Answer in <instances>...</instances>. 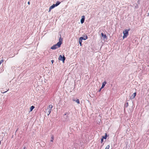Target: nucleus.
<instances>
[{"label": "nucleus", "instance_id": "obj_1", "mask_svg": "<svg viewBox=\"0 0 149 149\" xmlns=\"http://www.w3.org/2000/svg\"><path fill=\"white\" fill-rule=\"evenodd\" d=\"M62 38H61V37H60L59 39V42H58L56 44L53 45L51 48V49H55L61 46L62 43Z\"/></svg>", "mask_w": 149, "mask_h": 149}, {"label": "nucleus", "instance_id": "obj_2", "mask_svg": "<svg viewBox=\"0 0 149 149\" xmlns=\"http://www.w3.org/2000/svg\"><path fill=\"white\" fill-rule=\"evenodd\" d=\"M129 30H127V29L125 30L124 31H123V34H124L123 36V38L124 39V38H126L129 34Z\"/></svg>", "mask_w": 149, "mask_h": 149}, {"label": "nucleus", "instance_id": "obj_3", "mask_svg": "<svg viewBox=\"0 0 149 149\" xmlns=\"http://www.w3.org/2000/svg\"><path fill=\"white\" fill-rule=\"evenodd\" d=\"M65 59V58L64 56H62L61 55H60L58 58V60L62 61L63 63H64V61Z\"/></svg>", "mask_w": 149, "mask_h": 149}, {"label": "nucleus", "instance_id": "obj_4", "mask_svg": "<svg viewBox=\"0 0 149 149\" xmlns=\"http://www.w3.org/2000/svg\"><path fill=\"white\" fill-rule=\"evenodd\" d=\"M52 109H49L48 108H47V109L46 110V112L47 113V115L48 116L51 113Z\"/></svg>", "mask_w": 149, "mask_h": 149}, {"label": "nucleus", "instance_id": "obj_5", "mask_svg": "<svg viewBox=\"0 0 149 149\" xmlns=\"http://www.w3.org/2000/svg\"><path fill=\"white\" fill-rule=\"evenodd\" d=\"M55 7H56V6L55 5V4H53V5H52L50 6V7H49L48 12H50L51 11V10L52 9L54 8Z\"/></svg>", "mask_w": 149, "mask_h": 149}, {"label": "nucleus", "instance_id": "obj_6", "mask_svg": "<svg viewBox=\"0 0 149 149\" xmlns=\"http://www.w3.org/2000/svg\"><path fill=\"white\" fill-rule=\"evenodd\" d=\"M136 95V93L135 92L130 97V98L131 99H134Z\"/></svg>", "mask_w": 149, "mask_h": 149}, {"label": "nucleus", "instance_id": "obj_7", "mask_svg": "<svg viewBox=\"0 0 149 149\" xmlns=\"http://www.w3.org/2000/svg\"><path fill=\"white\" fill-rule=\"evenodd\" d=\"M84 20H85L84 16H82L81 19V24H83L84 22Z\"/></svg>", "mask_w": 149, "mask_h": 149}, {"label": "nucleus", "instance_id": "obj_8", "mask_svg": "<svg viewBox=\"0 0 149 149\" xmlns=\"http://www.w3.org/2000/svg\"><path fill=\"white\" fill-rule=\"evenodd\" d=\"M106 83L107 82L106 81H104V82H103L102 83V85L100 89L103 88L105 85Z\"/></svg>", "mask_w": 149, "mask_h": 149}, {"label": "nucleus", "instance_id": "obj_9", "mask_svg": "<svg viewBox=\"0 0 149 149\" xmlns=\"http://www.w3.org/2000/svg\"><path fill=\"white\" fill-rule=\"evenodd\" d=\"M102 36L104 38V39H107V37L106 34H104L102 33H101Z\"/></svg>", "mask_w": 149, "mask_h": 149}, {"label": "nucleus", "instance_id": "obj_10", "mask_svg": "<svg viewBox=\"0 0 149 149\" xmlns=\"http://www.w3.org/2000/svg\"><path fill=\"white\" fill-rule=\"evenodd\" d=\"M35 108V107L33 106H32L30 108V112L32 111Z\"/></svg>", "mask_w": 149, "mask_h": 149}, {"label": "nucleus", "instance_id": "obj_11", "mask_svg": "<svg viewBox=\"0 0 149 149\" xmlns=\"http://www.w3.org/2000/svg\"><path fill=\"white\" fill-rule=\"evenodd\" d=\"M107 137V134L105 133V135L104 136H103L102 137V139H106Z\"/></svg>", "mask_w": 149, "mask_h": 149}, {"label": "nucleus", "instance_id": "obj_12", "mask_svg": "<svg viewBox=\"0 0 149 149\" xmlns=\"http://www.w3.org/2000/svg\"><path fill=\"white\" fill-rule=\"evenodd\" d=\"M83 39V37H80L79 38V42H82Z\"/></svg>", "mask_w": 149, "mask_h": 149}, {"label": "nucleus", "instance_id": "obj_13", "mask_svg": "<svg viewBox=\"0 0 149 149\" xmlns=\"http://www.w3.org/2000/svg\"><path fill=\"white\" fill-rule=\"evenodd\" d=\"M61 3V2H60L59 1H57L56 2V4H55V5L56 6H58L60 3Z\"/></svg>", "mask_w": 149, "mask_h": 149}, {"label": "nucleus", "instance_id": "obj_14", "mask_svg": "<svg viewBox=\"0 0 149 149\" xmlns=\"http://www.w3.org/2000/svg\"><path fill=\"white\" fill-rule=\"evenodd\" d=\"M53 106L52 105H49V107L47 108H48L49 109H50L52 110V109L53 107Z\"/></svg>", "mask_w": 149, "mask_h": 149}, {"label": "nucleus", "instance_id": "obj_15", "mask_svg": "<svg viewBox=\"0 0 149 149\" xmlns=\"http://www.w3.org/2000/svg\"><path fill=\"white\" fill-rule=\"evenodd\" d=\"M84 37H84V38L83 37V40H85L88 38V37H87V36L86 35Z\"/></svg>", "mask_w": 149, "mask_h": 149}, {"label": "nucleus", "instance_id": "obj_16", "mask_svg": "<svg viewBox=\"0 0 149 149\" xmlns=\"http://www.w3.org/2000/svg\"><path fill=\"white\" fill-rule=\"evenodd\" d=\"M54 136L53 135L51 137V142H53V140H54Z\"/></svg>", "mask_w": 149, "mask_h": 149}, {"label": "nucleus", "instance_id": "obj_17", "mask_svg": "<svg viewBox=\"0 0 149 149\" xmlns=\"http://www.w3.org/2000/svg\"><path fill=\"white\" fill-rule=\"evenodd\" d=\"M75 101L77 102V103L78 104H79L80 103V102H79V100L78 99H77L76 101Z\"/></svg>", "mask_w": 149, "mask_h": 149}, {"label": "nucleus", "instance_id": "obj_18", "mask_svg": "<svg viewBox=\"0 0 149 149\" xmlns=\"http://www.w3.org/2000/svg\"><path fill=\"white\" fill-rule=\"evenodd\" d=\"M110 147V146L109 145H107L106 147L105 148V149H109Z\"/></svg>", "mask_w": 149, "mask_h": 149}, {"label": "nucleus", "instance_id": "obj_19", "mask_svg": "<svg viewBox=\"0 0 149 149\" xmlns=\"http://www.w3.org/2000/svg\"><path fill=\"white\" fill-rule=\"evenodd\" d=\"M103 139L102 138L101 140V143H102L103 141Z\"/></svg>", "mask_w": 149, "mask_h": 149}, {"label": "nucleus", "instance_id": "obj_20", "mask_svg": "<svg viewBox=\"0 0 149 149\" xmlns=\"http://www.w3.org/2000/svg\"><path fill=\"white\" fill-rule=\"evenodd\" d=\"M8 90H9V89H8L6 91H5L4 92H2V93H5L7 91H8Z\"/></svg>", "mask_w": 149, "mask_h": 149}, {"label": "nucleus", "instance_id": "obj_21", "mask_svg": "<svg viewBox=\"0 0 149 149\" xmlns=\"http://www.w3.org/2000/svg\"><path fill=\"white\" fill-rule=\"evenodd\" d=\"M54 60H51V62H52V64L53 63H54Z\"/></svg>", "mask_w": 149, "mask_h": 149}, {"label": "nucleus", "instance_id": "obj_22", "mask_svg": "<svg viewBox=\"0 0 149 149\" xmlns=\"http://www.w3.org/2000/svg\"><path fill=\"white\" fill-rule=\"evenodd\" d=\"M82 42H79V44H80V45L81 46H82V43H81Z\"/></svg>", "mask_w": 149, "mask_h": 149}, {"label": "nucleus", "instance_id": "obj_23", "mask_svg": "<svg viewBox=\"0 0 149 149\" xmlns=\"http://www.w3.org/2000/svg\"><path fill=\"white\" fill-rule=\"evenodd\" d=\"M28 5H29L30 4V2L29 1H28Z\"/></svg>", "mask_w": 149, "mask_h": 149}, {"label": "nucleus", "instance_id": "obj_24", "mask_svg": "<svg viewBox=\"0 0 149 149\" xmlns=\"http://www.w3.org/2000/svg\"><path fill=\"white\" fill-rule=\"evenodd\" d=\"M76 100H75V99H73V101H75Z\"/></svg>", "mask_w": 149, "mask_h": 149}, {"label": "nucleus", "instance_id": "obj_25", "mask_svg": "<svg viewBox=\"0 0 149 149\" xmlns=\"http://www.w3.org/2000/svg\"><path fill=\"white\" fill-rule=\"evenodd\" d=\"M23 149H25V147H24Z\"/></svg>", "mask_w": 149, "mask_h": 149}]
</instances>
